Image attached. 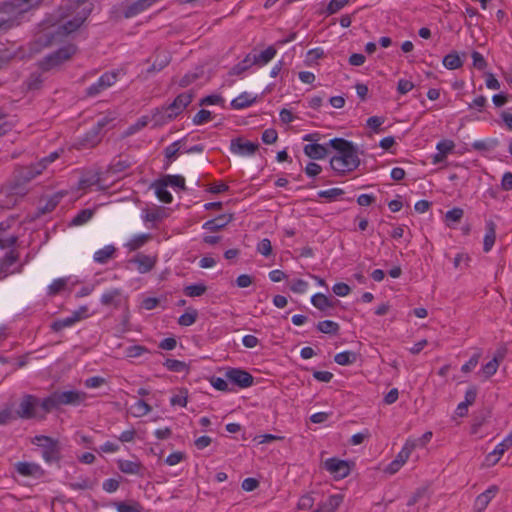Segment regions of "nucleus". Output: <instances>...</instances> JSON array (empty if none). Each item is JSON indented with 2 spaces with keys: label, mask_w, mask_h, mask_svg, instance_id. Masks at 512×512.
I'll use <instances>...</instances> for the list:
<instances>
[{
  "label": "nucleus",
  "mask_w": 512,
  "mask_h": 512,
  "mask_svg": "<svg viewBox=\"0 0 512 512\" xmlns=\"http://www.w3.org/2000/svg\"><path fill=\"white\" fill-rule=\"evenodd\" d=\"M116 248L113 245H107L94 253V261L99 264H106L114 257Z\"/></svg>",
  "instance_id": "c85d7f7f"
},
{
  "label": "nucleus",
  "mask_w": 512,
  "mask_h": 512,
  "mask_svg": "<svg viewBox=\"0 0 512 512\" xmlns=\"http://www.w3.org/2000/svg\"><path fill=\"white\" fill-rule=\"evenodd\" d=\"M59 201L60 196L54 195L46 201V204L44 206L39 207V211L41 212V214L49 213L55 209Z\"/></svg>",
  "instance_id": "13d9d810"
},
{
  "label": "nucleus",
  "mask_w": 512,
  "mask_h": 512,
  "mask_svg": "<svg viewBox=\"0 0 512 512\" xmlns=\"http://www.w3.org/2000/svg\"><path fill=\"white\" fill-rule=\"evenodd\" d=\"M67 285V279L66 278H58L52 282V284L49 286V294L50 295H56L60 293L62 290L65 289Z\"/></svg>",
  "instance_id": "5fc2aeb1"
},
{
  "label": "nucleus",
  "mask_w": 512,
  "mask_h": 512,
  "mask_svg": "<svg viewBox=\"0 0 512 512\" xmlns=\"http://www.w3.org/2000/svg\"><path fill=\"white\" fill-rule=\"evenodd\" d=\"M454 147H455V144H454V142H453V141H451V140H443V141H440V142L437 144V146H436L437 150H438L441 154H443L444 156H447V154H449L450 152H452V151H453V149H454Z\"/></svg>",
  "instance_id": "e2e57ef3"
},
{
  "label": "nucleus",
  "mask_w": 512,
  "mask_h": 512,
  "mask_svg": "<svg viewBox=\"0 0 512 512\" xmlns=\"http://www.w3.org/2000/svg\"><path fill=\"white\" fill-rule=\"evenodd\" d=\"M443 65L449 70H455L462 67L463 62L456 52L449 53L443 58Z\"/></svg>",
  "instance_id": "c9c22d12"
},
{
  "label": "nucleus",
  "mask_w": 512,
  "mask_h": 512,
  "mask_svg": "<svg viewBox=\"0 0 512 512\" xmlns=\"http://www.w3.org/2000/svg\"><path fill=\"white\" fill-rule=\"evenodd\" d=\"M328 145L337 151V154L331 157V168L340 175L356 170L360 165L358 148L344 138H334L328 142Z\"/></svg>",
  "instance_id": "f03ea898"
},
{
  "label": "nucleus",
  "mask_w": 512,
  "mask_h": 512,
  "mask_svg": "<svg viewBox=\"0 0 512 512\" xmlns=\"http://www.w3.org/2000/svg\"><path fill=\"white\" fill-rule=\"evenodd\" d=\"M225 377L232 384L240 388H248L254 381L253 376L249 372L240 368H229L225 373Z\"/></svg>",
  "instance_id": "0eeeda50"
},
{
  "label": "nucleus",
  "mask_w": 512,
  "mask_h": 512,
  "mask_svg": "<svg viewBox=\"0 0 512 512\" xmlns=\"http://www.w3.org/2000/svg\"><path fill=\"white\" fill-rule=\"evenodd\" d=\"M498 367H499V365H498L496 359L490 360L488 363H486L482 367V373H483L484 377L486 379H488L491 376H493L497 372Z\"/></svg>",
  "instance_id": "6e6d98bb"
},
{
  "label": "nucleus",
  "mask_w": 512,
  "mask_h": 512,
  "mask_svg": "<svg viewBox=\"0 0 512 512\" xmlns=\"http://www.w3.org/2000/svg\"><path fill=\"white\" fill-rule=\"evenodd\" d=\"M165 217V210L161 207H157L152 211H147L143 216V220L145 222H158L164 219Z\"/></svg>",
  "instance_id": "a19ab883"
},
{
  "label": "nucleus",
  "mask_w": 512,
  "mask_h": 512,
  "mask_svg": "<svg viewBox=\"0 0 512 512\" xmlns=\"http://www.w3.org/2000/svg\"><path fill=\"white\" fill-rule=\"evenodd\" d=\"M175 117H177L175 112L167 109V106H163L153 110L150 121L154 122L153 127H159L173 120Z\"/></svg>",
  "instance_id": "2eb2a0df"
},
{
  "label": "nucleus",
  "mask_w": 512,
  "mask_h": 512,
  "mask_svg": "<svg viewBox=\"0 0 512 512\" xmlns=\"http://www.w3.org/2000/svg\"><path fill=\"white\" fill-rule=\"evenodd\" d=\"M415 447H416V443L414 441H407L395 459L401 465H403L408 460L412 450Z\"/></svg>",
  "instance_id": "37998d69"
},
{
  "label": "nucleus",
  "mask_w": 512,
  "mask_h": 512,
  "mask_svg": "<svg viewBox=\"0 0 512 512\" xmlns=\"http://www.w3.org/2000/svg\"><path fill=\"white\" fill-rule=\"evenodd\" d=\"M170 56L164 53L162 56L158 55L155 62L147 70L148 73L159 72L164 69L170 63Z\"/></svg>",
  "instance_id": "ea45409f"
},
{
  "label": "nucleus",
  "mask_w": 512,
  "mask_h": 512,
  "mask_svg": "<svg viewBox=\"0 0 512 512\" xmlns=\"http://www.w3.org/2000/svg\"><path fill=\"white\" fill-rule=\"evenodd\" d=\"M311 303L319 310L326 311L328 308L334 307V304L328 297L322 293H317L312 296Z\"/></svg>",
  "instance_id": "2f4dec72"
},
{
  "label": "nucleus",
  "mask_w": 512,
  "mask_h": 512,
  "mask_svg": "<svg viewBox=\"0 0 512 512\" xmlns=\"http://www.w3.org/2000/svg\"><path fill=\"white\" fill-rule=\"evenodd\" d=\"M101 141V131L93 126L82 138L81 145L85 148H93Z\"/></svg>",
  "instance_id": "a878e982"
},
{
  "label": "nucleus",
  "mask_w": 512,
  "mask_h": 512,
  "mask_svg": "<svg viewBox=\"0 0 512 512\" xmlns=\"http://www.w3.org/2000/svg\"><path fill=\"white\" fill-rule=\"evenodd\" d=\"M329 145L318 143H310L304 146V153L311 159L320 160L324 159L329 154Z\"/></svg>",
  "instance_id": "f3484780"
},
{
  "label": "nucleus",
  "mask_w": 512,
  "mask_h": 512,
  "mask_svg": "<svg viewBox=\"0 0 512 512\" xmlns=\"http://www.w3.org/2000/svg\"><path fill=\"white\" fill-rule=\"evenodd\" d=\"M39 407L43 411V415L50 413L53 410L60 408L59 399L57 396V392H53L48 397L44 398L43 400H40Z\"/></svg>",
  "instance_id": "bb28decb"
},
{
  "label": "nucleus",
  "mask_w": 512,
  "mask_h": 512,
  "mask_svg": "<svg viewBox=\"0 0 512 512\" xmlns=\"http://www.w3.org/2000/svg\"><path fill=\"white\" fill-rule=\"evenodd\" d=\"M212 119V114L209 110L201 109L194 117L193 123L195 125H201Z\"/></svg>",
  "instance_id": "bf43d9fd"
},
{
  "label": "nucleus",
  "mask_w": 512,
  "mask_h": 512,
  "mask_svg": "<svg viewBox=\"0 0 512 512\" xmlns=\"http://www.w3.org/2000/svg\"><path fill=\"white\" fill-rule=\"evenodd\" d=\"M59 399L60 407L62 405L77 406L85 401L86 393L82 391H56Z\"/></svg>",
  "instance_id": "f8f14e48"
},
{
  "label": "nucleus",
  "mask_w": 512,
  "mask_h": 512,
  "mask_svg": "<svg viewBox=\"0 0 512 512\" xmlns=\"http://www.w3.org/2000/svg\"><path fill=\"white\" fill-rule=\"evenodd\" d=\"M499 487L496 485L490 486L486 491L477 496L474 502V510L482 512L486 509L492 498L498 493Z\"/></svg>",
  "instance_id": "dca6fc26"
},
{
  "label": "nucleus",
  "mask_w": 512,
  "mask_h": 512,
  "mask_svg": "<svg viewBox=\"0 0 512 512\" xmlns=\"http://www.w3.org/2000/svg\"><path fill=\"white\" fill-rule=\"evenodd\" d=\"M198 313L196 310L187 311L182 314L178 319V324L181 326H190L195 323Z\"/></svg>",
  "instance_id": "8fccbe9b"
},
{
  "label": "nucleus",
  "mask_w": 512,
  "mask_h": 512,
  "mask_svg": "<svg viewBox=\"0 0 512 512\" xmlns=\"http://www.w3.org/2000/svg\"><path fill=\"white\" fill-rule=\"evenodd\" d=\"M151 239V234H139L134 236L128 243L127 247L130 251H135L144 246Z\"/></svg>",
  "instance_id": "f704fd0d"
},
{
  "label": "nucleus",
  "mask_w": 512,
  "mask_h": 512,
  "mask_svg": "<svg viewBox=\"0 0 512 512\" xmlns=\"http://www.w3.org/2000/svg\"><path fill=\"white\" fill-rule=\"evenodd\" d=\"M44 170V164L35 163L28 166H19L14 170L11 182V191L14 194H26L25 186Z\"/></svg>",
  "instance_id": "7ed1b4c3"
},
{
  "label": "nucleus",
  "mask_w": 512,
  "mask_h": 512,
  "mask_svg": "<svg viewBox=\"0 0 512 512\" xmlns=\"http://www.w3.org/2000/svg\"><path fill=\"white\" fill-rule=\"evenodd\" d=\"M344 194V191L340 188H331L328 190H322L318 192L320 198H326L330 201L335 200L337 197Z\"/></svg>",
  "instance_id": "864d4df0"
},
{
  "label": "nucleus",
  "mask_w": 512,
  "mask_h": 512,
  "mask_svg": "<svg viewBox=\"0 0 512 512\" xmlns=\"http://www.w3.org/2000/svg\"><path fill=\"white\" fill-rule=\"evenodd\" d=\"M75 53L74 46H66L58 49L57 51L48 54L40 62L39 66L43 71H49L63 62L69 60Z\"/></svg>",
  "instance_id": "423d86ee"
},
{
  "label": "nucleus",
  "mask_w": 512,
  "mask_h": 512,
  "mask_svg": "<svg viewBox=\"0 0 512 512\" xmlns=\"http://www.w3.org/2000/svg\"><path fill=\"white\" fill-rule=\"evenodd\" d=\"M94 215V210L83 209L72 220L70 225L80 226L87 223Z\"/></svg>",
  "instance_id": "e433bc0d"
},
{
  "label": "nucleus",
  "mask_w": 512,
  "mask_h": 512,
  "mask_svg": "<svg viewBox=\"0 0 512 512\" xmlns=\"http://www.w3.org/2000/svg\"><path fill=\"white\" fill-rule=\"evenodd\" d=\"M150 122L149 116H142L140 117L134 124L130 125L123 133V138L129 137L136 132L140 131L144 127L148 125Z\"/></svg>",
  "instance_id": "473e14b6"
},
{
  "label": "nucleus",
  "mask_w": 512,
  "mask_h": 512,
  "mask_svg": "<svg viewBox=\"0 0 512 512\" xmlns=\"http://www.w3.org/2000/svg\"><path fill=\"white\" fill-rule=\"evenodd\" d=\"M259 145L250 141H244L243 138L238 137L231 140L230 150L238 155H253Z\"/></svg>",
  "instance_id": "9b49d317"
},
{
  "label": "nucleus",
  "mask_w": 512,
  "mask_h": 512,
  "mask_svg": "<svg viewBox=\"0 0 512 512\" xmlns=\"http://www.w3.org/2000/svg\"><path fill=\"white\" fill-rule=\"evenodd\" d=\"M152 3V0H136L125 7L123 16L126 19L132 18L148 9Z\"/></svg>",
  "instance_id": "aec40b11"
},
{
  "label": "nucleus",
  "mask_w": 512,
  "mask_h": 512,
  "mask_svg": "<svg viewBox=\"0 0 512 512\" xmlns=\"http://www.w3.org/2000/svg\"><path fill=\"white\" fill-rule=\"evenodd\" d=\"M133 408L135 417L145 416L152 410L151 406L141 399L134 404Z\"/></svg>",
  "instance_id": "3c124183"
},
{
  "label": "nucleus",
  "mask_w": 512,
  "mask_h": 512,
  "mask_svg": "<svg viewBox=\"0 0 512 512\" xmlns=\"http://www.w3.org/2000/svg\"><path fill=\"white\" fill-rule=\"evenodd\" d=\"M356 360H357V354L352 351L340 352V353L336 354L334 357V361L338 365H342V366L353 364L356 362Z\"/></svg>",
  "instance_id": "72a5a7b5"
},
{
  "label": "nucleus",
  "mask_w": 512,
  "mask_h": 512,
  "mask_svg": "<svg viewBox=\"0 0 512 512\" xmlns=\"http://www.w3.org/2000/svg\"><path fill=\"white\" fill-rule=\"evenodd\" d=\"M164 366L173 372H183L188 369V365L185 362L176 359H166Z\"/></svg>",
  "instance_id": "a18cd8bd"
},
{
  "label": "nucleus",
  "mask_w": 512,
  "mask_h": 512,
  "mask_svg": "<svg viewBox=\"0 0 512 512\" xmlns=\"http://www.w3.org/2000/svg\"><path fill=\"white\" fill-rule=\"evenodd\" d=\"M192 99L193 94L191 92L181 93L167 106V109L175 112V115L178 116L192 102Z\"/></svg>",
  "instance_id": "6ab92c4d"
},
{
  "label": "nucleus",
  "mask_w": 512,
  "mask_h": 512,
  "mask_svg": "<svg viewBox=\"0 0 512 512\" xmlns=\"http://www.w3.org/2000/svg\"><path fill=\"white\" fill-rule=\"evenodd\" d=\"M131 163L127 159H118L110 165V171L113 173H121L130 167Z\"/></svg>",
  "instance_id": "603ef678"
},
{
  "label": "nucleus",
  "mask_w": 512,
  "mask_h": 512,
  "mask_svg": "<svg viewBox=\"0 0 512 512\" xmlns=\"http://www.w3.org/2000/svg\"><path fill=\"white\" fill-rule=\"evenodd\" d=\"M332 290L337 296H340V297L347 296L351 291L350 287L346 283H343V282L336 283L332 287Z\"/></svg>",
  "instance_id": "774afa93"
},
{
  "label": "nucleus",
  "mask_w": 512,
  "mask_h": 512,
  "mask_svg": "<svg viewBox=\"0 0 512 512\" xmlns=\"http://www.w3.org/2000/svg\"><path fill=\"white\" fill-rule=\"evenodd\" d=\"M512 447V432L505 438L501 443H499L495 449L487 455V460H490L491 456H496L493 460V463H497L500 457Z\"/></svg>",
  "instance_id": "393cba45"
},
{
  "label": "nucleus",
  "mask_w": 512,
  "mask_h": 512,
  "mask_svg": "<svg viewBox=\"0 0 512 512\" xmlns=\"http://www.w3.org/2000/svg\"><path fill=\"white\" fill-rule=\"evenodd\" d=\"M277 50L274 46H269L267 49L259 54H252L255 57V65L263 66L270 62L276 55Z\"/></svg>",
  "instance_id": "7c9ffc66"
},
{
  "label": "nucleus",
  "mask_w": 512,
  "mask_h": 512,
  "mask_svg": "<svg viewBox=\"0 0 512 512\" xmlns=\"http://www.w3.org/2000/svg\"><path fill=\"white\" fill-rule=\"evenodd\" d=\"M486 233L483 240L484 252H489L496 240V224L493 220H487L485 224Z\"/></svg>",
  "instance_id": "4be33fe9"
},
{
  "label": "nucleus",
  "mask_w": 512,
  "mask_h": 512,
  "mask_svg": "<svg viewBox=\"0 0 512 512\" xmlns=\"http://www.w3.org/2000/svg\"><path fill=\"white\" fill-rule=\"evenodd\" d=\"M324 468L329 471L336 479H343L350 474V465L345 460L338 458H329L324 462Z\"/></svg>",
  "instance_id": "6e6552de"
},
{
  "label": "nucleus",
  "mask_w": 512,
  "mask_h": 512,
  "mask_svg": "<svg viewBox=\"0 0 512 512\" xmlns=\"http://www.w3.org/2000/svg\"><path fill=\"white\" fill-rule=\"evenodd\" d=\"M32 444L42 450V458L47 463H57L61 460V445L57 439L50 436L37 435L32 439Z\"/></svg>",
  "instance_id": "20e7f679"
},
{
  "label": "nucleus",
  "mask_w": 512,
  "mask_h": 512,
  "mask_svg": "<svg viewBox=\"0 0 512 512\" xmlns=\"http://www.w3.org/2000/svg\"><path fill=\"white\" fill-rule=\"evenodd\" d=\"M117 465L119 470L125 474L138 475L141 474L142 464L139 461L131 460H118Z\"/></svg>",
  "instance_id": "b1692460"
},
{
  "label": "nucleus",
  "mask_w": 512,
  "mask_h": 512,
  "mask_svg": "<svg viewBox=\"0 0 512 512\" xmlns=\"http://www.w3.org/2000/svg\"><path fill=\"white\" fill-rule=\"evenodd\" d=\"M233 220V214H222L214 219L206 221L202 228L212 232L219 231L226 227Z\"/></svg>",
  "instance_id": "a211bd4d"
},
{
  "label": "nucleus",
  "mask_w": 512,
  "mask_h": 512,
  "mask_svg": "<svg viewBox=\"0 0 512 512\" xmlns=\"http://www.w3.org/2000/svg\"><path fill=\"white\" fill-rule=\"evenodd\" d=\"M40 399L32 394H24L19 402L16 411V416L22 420L30 419H44V415L38 413L37 408L39 407Z\"/></svg>",
  "instance_id": "39448f33"
},
{
  "label": "nucleus",
  "mask_w": 512,
  "mask_h": 512,
  "mask_svg": "<svg viewBox=\"0 0 512 512\" xmlns=\"http://www.w3.org/2000/svg\"><path fill=\"white\" fill-rule=\"evenodd\" d=\"M130 262L135 263L139 273L144 274L154 268L156 259L151 256L138 253L133 259L130 260Z\"/></svg>",
  "instance_id": "412c9836"
},
{
  "label": "nucleus",
  "mask_w": 512,
  "mask_h": 512,
  "mask_svg": "<svg viewBox=\"0 0 512 512\" xmlns=\"http://www.w3.org/2000/svg\"><path fill=\"white\" fill-rule=\"evenodd\" d=\"M343 501V495H331L324 503L323 508L326 512H335Z\"/></svg>",
  "instance_id": "58836bf2"
},
{
  "label": "nucleus",
  "mask_w": 512,
  "mask_h": 512,
  "mask_svg": "<svg viewBox=\"0 0 512 512\" xmlns=\"http://www.w3.org/2000/svg\"><path fill=\"white\" fill-rule=\"evenodd\" d=\"M473 66L478 70H484L487 66L486 60L481 53L477 51L472 52Z\"/></svg>",
  "instance_id": "69168bd1"
},
{
  "label": "nucleus",
  "mask_w": 512,
  "mask_h": 512,
  "mask_svg": "<svg viewBox=\"0 0 512 512\" xmlns=\"http://www.w3.org/2000/svg\"><path fill=\"white\" fill-rule=\"evenodd\" d=\"M151 187L155 189L156 196L161 202L169 204L173 201L171 193L167 190V183H165L161 178L154 181Z\"/></svg>",
  "instance_id": "5701e85b"
},
{
  "label": "nucleus",
  "mask_w": 512,
  "mask_h": 512,
  "mask_svg": "<svg viewBox=\"0 0 512 512\" xmlns=\"http://www.w3.org/2000/svg\"><path fill=\"white\" fill-rule=\"evenodd\" d=\"M253 65H255V57H253L252 54L249 53L245 56V58L242 61H240L238 64L234 65L230 69L229 75H241Z\"/></svg>",
  "instance_id": "cd10ccee"
},
{
  "label": "nucleus",
  "mask_w": 512,
  "mask_h": 512,
  "mask_svg": "<svg viewBox=\"0 0 512 512\" xmlns=\"http://www.w3.org/2000/svg\"><path fill=\"white\" fill-rule=\"evenodd\" d=\"M255 102L256 97H251L250 94L244 92L231 101V106L233 109L240 110L251 106Z\"/></svg>",
  "instance_id": "c756f323"
},
{
  "label": "nucleus",
  "mask_w": 512,
  "mask_h": 512,
  "mask_svg": "<svg viewBox=\"0 0 512 512\" xmlns=\"http://www.w3.org/2000/svg\"><path fill=\"white\" fill-rule=\"evenodd\" d=\"M257 251L265 257H268L272 253L271 241L267 238L262 239L257 245Z\"/></svg>",
  "instance_id": "680f3d73"
},
{
  "label": "nucleus",
  "mask_w": 512,
  "mask_h": 512,
  "mask_svg": "<svg viewBox=\"0 0 512 512\" xmlns=\"http://www.w3.org/2000/svg\"><path fill=\"white\" fill-rule=\"evenodd\" d=\"M339 328V324L331 320L320 321L317 324V329L324 334H337Z\"/></svg>",
  "instance_id": "4c0bfd02"
},
{
  "label": "nucleus",
  "mask_w": 512,
  "mask_h": 512,
  "mask_svg": "<svg viewBox=\"0 0 512 512\" xmlns=\"http://www.w3.org/2000/svg\"><path fill=\"white\" fill-rule=\"evenodd\" d=\"M15 470L23 477L34 479H40L45 475L44 469L34 462H17L15 464Z\"/></svg>",
  "instance_id": "1a4fd4ad"
},
{
  "label": "nucleus",
  "mask_w": 512,
  "mask_h": 512,
  "mask_svg": "<svg viewBox=\"0 0 512 512\" xmlns=\"http://www.w3.org/2000/svg\"><path fill=\"white\" fill-rule=\"evenodd\" d=\"M115 507L118 512H141L142 506L138 502L128 504L126 502H116Z\"/></svg>",
  "instance_id": "49530a36"
},
{
  "label": "nucleus",
  "mask_w": 512,
  "mask_h": 512,
  "mask_svg": "<svg viewBox=\"0 0 512 512\" xmlns=\"http://www.w3.org/2000/svg\"><path fill=\"white\" fill-rule=\"evenodd\" d=\"M120 296L119 289H112L108 292H105L101 297V303L105 306L111 305L114 303L115 299Z\"/></svg>",
  "instance_id": "4d7b16f0"
},
{
  "label": "nucleus",
  "mask_w": 512,
  "mask_h": 512,
  "mask_svg": "<svg viewBox=\"0 0 512 512\" xmlns=\"http://www.w3.org/2000/svg\"><path fill=\"white\" fill-rule=\"evenodd\" d=\"M262 141L265 143V144H274L277 139H278V134H277V131L275 129H266L263 133H262V137H261Z\"/></svg>",
  "instance_id": "0e129e2a"
},
{
  "label": "nucleus",
  "mask_w": 512,
  "mask_h": 512,
  "mask_svg": "<svg viewBox=\"0 0 512 512\" xmlns=\"http://www.w3.org/2000/svg\"><path fill=\"white\" fill-rule=\"evenodd\" d=\"M210 383L215 389H217L219 391H223V392L232 391V389L229 388L227 381L221 377H212L210 380Z\"/></svg>",
  "instance_id": "052dcab7"
},
{
  "label": "nucleus",
  "mask_w": 512,
  "mask_h": 512,
  "mask_svg": "<svg viewBox=\"0 0 512 512\" xmlns=\"http://www.w3.org/2000/svg\"><path fill=\"white\" fill-rule=\"evenodd\" d=\"M117 74L115 72L104 73L97 82L87 88L88 96H96L116 82Z\"/></svg>",
  "instance_id": "9d476101"
},
{
  "label": "nucleus",
  "mask_w": 512,
  "mask_h": 512,
  "mask_svg": "<svg viewBox=\"0 0 512 512\" xmlns=\"http://www.w3.org/2000/svg\"><path fill=\"white\" fill-rule=\"evenodd\" d=\"M384 123V118L379 116H372L367 120V126L374 132L378 133L381 129L380 126Z\"/></svg>",
  "instance_id": "338daca9"
},
{
  "label": "nucleus",
  "mask_w": 512,
  "mask_h": 512,
  "mask_svg": "<svg viewBox=\"0 0 512 512\" xmlns=\"http://www.w3.org/2000/svg\"><path fill=\"white\" fill-rule=\"evenodd\" d=\"M91 11V8H84L78 12L73 19L68 20L63 24L58 23L64 20L59 18V14L55 19H45L40 24V30L35 35V42L41 47H48L55 42L60 41L63 37L78 30L86 21Z\"/></svg>",
  "instance_id": "f257e3e1"
},
{
  "label": "nucleus",
  "mask_w": 512,
  "mask_h": 512,
  "mask_svg": "<svg viewBox=\"0 0 512 512\" xmlns=\"http://www.w3.org/2000/svg\"><path fill=\"white\" fill-rule=\"evenodd\" d=\"M19 254L15 250L6 252L0 260V280L15 272L11 267L18 261Z\"/></svg>",
  "instance_id": "4468645a"
},
{
  "label": "nucleus",
  "mask_w": 512,
  "mask_h": 512,
  "mask_svg": "<svg viewBox=\"0 0 512 512\" xmlns=\"http://www.w3.org/2000/svg\"><path fill=\"white\" fill-rule=\"evenodd\" d=\"M86 312H87V308L86 307H81L80 310L75 311L72 314V316L64 318V319H58V320L54 321L51 324V329L54 332H59V331L63 330L64 328L71 327L76 322L81 320L82 317H83V314L86 313Z\"/></svg>",
  "instance_id": "ddd939ff"
},
{
  "label": "nucleus",
  "mask_w": 512,
  "mask_h": 512,
  "mask_svg": "<svg viewBox=\"0 0 512 512\" xmlns=\"http://www.w3.org/2000/svg\"><path fill=\"white\" fill-rule=\"evenodd\" d=\"M167 186L178 187L181 190H186L185 179L180 175H165L161 178Z\"/></svg>",
  "instance_id": "79ce46f5"
},
{
  "label": "nucleus",
  "mask_w": 512,
  "mask_h": 512,
  "mask_svg": "<svg viewBox=\"0 0 512 512\" xmlns=\"http://www.w3.org/2000/svg\"><path fill=\"white\" fill-rule=\"evenodd\" d=\"M206 290L207 287L204 284H192L185 287L184 293L188 297H198L203 295Z\"/></svg>",
  "instance_id": "c03bdc74"
},
{
  "label": "nucleus",
  "mask_w": 512,
  "mask_h": 512,
  "mask_svg": "<svg viewBox=\"0 0 512 512\" xmlns=\"http://www.w3.org/2000/svg\"><path fill=\"white\" fill-rule=\"evenodd\" d=\"M182 141H183V139L177 140V141L173 142L172 144H170L169 146H167L164 149V158H169V159L175 160L178 153L181 151Z\"/></svg>",
  "instance_id": "de8ad7c7"
},
{
  "label": "nucleus",
  "mask_w": 512,
  "mask_h": 512,
  "mask_svg": "<svg viewBox=\"0 0 512 512\" xmlns=\"http://www.w3.org/2000/svg\"><path fill=\"white\" fill-rule=\"evenodd\" d=\"M16 419L19 418L16 416V411L12 410V407L7 406L0 411V425H6Z\"/></svg>",
  "instance_id": "09e8293b"
}]
</instances>
